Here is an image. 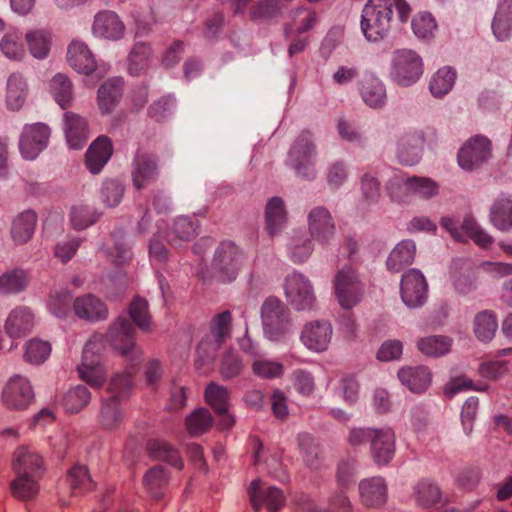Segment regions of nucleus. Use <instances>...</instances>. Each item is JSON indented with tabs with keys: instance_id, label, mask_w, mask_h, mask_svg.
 Instances as JSON below:
<instances>
[{
	"instance_id": "1",
	"label": "nucleus",
	"mask_w": 512,
	"mask_h": 512,
	"mask_svg": "<svg viewBox=\"0 0 512 512\" xmlns=\"http://www.w3.org/2000/svg\"><path fill=\"white\" fill-rule=\"evenodd\" d=\"M395 6L399 20L408 21L411 7L406 0H368L361 15V30L368 41L377 42L388 36L393 21L392 6Z\"/></svg>"
},
{
	"instance_id": "2",
	"label": "nucleus",
	"mask_w": 512,
	"mask_h": 512,
	"mask_svg": "<svg viewBox=\"0 0 512 512\" xmlns=\"http://www.w3.org/2000/svg\"><path fill=\"white\" fill-rule=\"evenodd\" d=\"M133 378L129 375L114 374L108 385L109 396L101 401L97 422L108 431L118 429L125 417L122 403L129 397Z\"/></svg>"
},
{
	"instance_id": "3",
	"label": "nucleus",
	"mask_w": 512,
	"mask_h": 512,
	"mask_svg": "<svg viewBox=\"0 0 512 512\" xmlns=\"http://www.w3.org/2000/svg\"><path fill=\"white\" fill-rule=\"evenodd\" d=\"M134 325L125 317H118L110 324L106 333V341L125 359L127 367L118 374L129 375L131 378L137 373L142 361L143 351L135 342Z\"/></svg>"
},
{
	"instance_id": "4",
	"label": "nucleus",
	"mask_w": 512,
	"mask_h": 512,
	"mask_svg": "<svg viewBox=\"0 0 512 512\" xmlns=\"http://www.w3.org/2000/svg\"><path fill=\"white\" fill-rule=\"evenodd\" d=\"M351 446L369 443L370 455L378 466L388 465L395 456L396 435L391 427L352 428L347 436Z\"/></svg>"
},
{
	"instance_id": "5",
	"label": "nucleus",
	"mask_w": 512,
	"mask_h": 512,
	"mask_svg": "<svg viewBox=\"0 0 512 512\" xmlns=\"http://www.w3.org/2000/svg\"><path fill=\"white\" fill-rule=\"evenodd\" d=\"M243 254L232 242H222L217 248L210 269L200 270L203 285L227 284L236 279Z\"/></svg>"
},
{
	"instance_id": "6",
	"label": "nucleus",
	"mask_w": 512,
	"mask_h": 512,
	"mask_svg": "<svg viewBox=\"0 0 512 512\" xmlns=\"http://www.w3.org/2000/svg\"><path fill=\"white\" fill-rule=\"evenodd\" d=\"M104 350V336L92 335L83 348L82 361L78 366L79 377L95 389L102 387L106 380V369L102 362Z\"/></svg>"
},
{
	"instance_id": "7",
	"label": "nucleus",
	"mask_w": 512,
	"mask_h": 512,
	"mask_svg": "<svg viewBox=\"0 0 512 512\" xmlns=\"http://www.w3.org/2000/svg\"><path fill=\"white\" fill-rule=\"evenodd\" d=\"M264 336L270 341H281L293 331L290 311L274 297L265 300L261 307Z\"/></svg>"
},
{
	"instance_id": "8",
	"label": "nucleus",
	"mask_w": 512,
	"mask_h": 512,
	"mask_svg": "<svg viewBox=\"0 0 512 512\" xmlns=\"http://www.w3.org/2000/svg\"><path fill=\"white\" fill-rule=\"evenodd\" d=\"M316 148L309 131H302L293 142L287 163L294 169L296 175L304 180L316 178L315 169Z\"/></svg>"
},
{
	"instance_id": "9",
	"label": "nucleus",
	"mask_w": 512,
	"mask_h": 512,
	"mask_svg": "<svg viewBox=\"0 0 512 512\" xmlns=\"http://www.w3.org/2000/svg\"><path fill=\"white\" fill-rule=\"evenodd\" d=\"M423 73L421 57L413 50H396L392 58L391 78L399 86L416 83Z\"/></svg>"
},
{
	"instance_id": "10",
	"label": "nucleus",
	"mask_w": 512,
	"mask_h": 512,
	"mask_svg": "<svg viewBox=\"0 0 512 512\" xmlns=\"http://www.w3.org/2000/svg\"><path fill=\"white\" fill-rule=\"evenodd\" d=\"M436 141L437 132L434 128L408 131L397 142V157L404 165H415L421 159L424 143Z\"/></svg>"
},
{
	"instance_id": "11",
	"label": "nucleus",
	"mask_w": 512,
	"mask_h": 512,
	"mask_svg": "<svg viewBox=\"0 0 512 512\" xmlns=\"http://www.w3.org/2000/svg\"><path fill=\"white\" fill-rule=\"evenodd\" d=\"M355 466L353 461L342 460L336 472V489L331 494L329 505L338 512H353V504L347 492L354 485Z\"/></svg>"
},
{
	"instance_id": "12",
	"label": "nucleus",
	"mask_w": 512,
	"mask_h": 512,
	"mask_svg": "<svg viewBox=\"0 0 512 512\" xmlns=\"http://www.w3.org/2000/svg\"><path fill=\"white\" fill-rule=\"evenodd\" d=\"M34 399L30 381L22 375L9 378L2 391V400L9 409L23 410L28 408Z\"/></svg>"
},
{
	"instance_id": "13",
	"label": "nucleus",
	"mask_w": 512,
	"mask_h": 512,
	"mask_svg": "<svg viewBox=\"0 0 512 512\" xmlns=\"http://www.w3.org/2000/svg\"><path fill=\"white\" fill-rule=\"evenodd\" d=\"M159 157L154 153L138 150L132 161V181L137 190L146 188L159 176Z\"/></svg>"
},
{
	"instance_id": "14",
	"label": "nucleus",
	"mask_w": 512,
	"mask_h": 512,
	"mask_svg": "<svg viewBox=\"0 0 512 512\" xmlns=\"http://www.w3.org/2000/svg\"><path fill=\"white\" fill-rule=\"evenodd\" d=\"M491 156V142L484 136L470 138L458 152V163L465 170L480 167Z\"/></svg>"
},
{
	"instance_id": "15",
	"label": "nucleus",
	"mask_w": 512,
	"mask_h": 512,
	"mask_svg": "<svg viewBox=\"0 0 512 512\" xmlns=\"http://www.w3.org/2000/svg\"><path fill=\"white\" fill-rule=\"evenodd\" d=\"M50 137V129L47 125L36 123L26 125L19 140V149L27 160H34L46 148Z\"/></svg>"
},
{
	"instance_id": "16",
	"label": "nucleus",
	"mask_w": 512,
	"mask_h": 512,
	"mask_svg": "<svg viewBox=\"0 0 512 512\" xmlns=\"http://www.w3.org/2000/svg\"><path fill=\"white\" fill-rule=\"evenodd\" d=\"M248 495L256 511L265 506L269 512H278L285 503V496L279 488L267 486L260 479L251 482Z\"/></svg>"
},
{
	"instance_id": "17",
	"label": "nucleus",
	"mask_w": 512,
	"mask_h": 512,
	"mask_svg": "<svg viewBox=\"0 0 512 512\" xmlns=\"http://www.w3.org/2000/svg\"><path fill=\"white\" fill-rule=\"evenodd\" d=\"M113 247L110 250V257L112 262L117 266L113 274H109L112 284L114 285H128L127 275L120 267L130 263L132 259V252L129 242L125 238V233L122 229H115L112 234Z\"/></svg>"
},
{
	"instance_id": "18",
	"label": "nucleus",
	"mask_w": 512,
	"mask_h": 512,
	"mask_svg": "<svg viewBox=\"0 0 512 512\" xmlns=\"http://www.w3.org/2000/svg\"><path fill=\"white\" fill-rule=\"evenodd\" d=\"M332 335L333 327L328 320H312L304 325L300 340L306 348L319 353L328 349Z\"/></svg>"
},
{
	"instance_id": "19",
	"label": "nucleus",
	"mask_w": 512,
	"mask_h": 512,
	"mask_svg": "<svg viewBox=\"0 0 512 512\" xmlns=\"http://www.w3.org/2000/svg\"><path fill=\"white\" fill-rule=\"evenodd\" d=\"M358 492L359 500L366 508H380L388 497L387 483L381 476L362 479L358 484Z\"/></svg>"
},
{
	"instance_id": "20",
	"label": "nucleus",
	"mask_w": 512,
	"mask_h": 512,
	"mask_svg": "<svg viewBox=\"0 0 512 512\" xmlns=\"http://www.w3.org/2000/svg\"><path fill=\"white\" fill-rule=\"evenodd\" d=\"M307 221L309 232L317 241L327 243L335 235V221L326 207L316 206L311 209Z\"/></svg>"
},
{
	"instance_id": "21",
	"label": "nucleus",
	"mask_w": 512,
	"mask_h": 512,
	"mask_svg": "<svg viewBox=\"0 0 512 512\" xmlns=\"http://www.w3.org/2000/svg\"><path fill=\"white\" fill-rule=\"evenodd\" d=\"M12 467L17 475L39 478L43 473L44 461L34 449L21 446L15 451Z\"/></svg>"
},
{
	"instance_id": "22",
	"label": "nucleus",
	"mask_w": 512,
	"mask_h": 512,
	"mask_svg": "<svg viewBox=\"0 0 512 512\" xmlns=\"http://www.w3.org/2000/svg\"><path fill=\"white\" fill-rule=\"evenodd\" d=\"M95 35L108 40H119L124 36L125 25L117 13L110 10L98 12L92 26Z\"/></svg>"
},
{
	"instance_id": "23",
	"label": "nucleus",
	"mask_w": 512,
	"mask_h": 512,
	"mask_svg": "<svg viewBox=\"0 0 512 512\" xmlns=\"http://www.w3.org/2000/svg\"><path fill=\"white\" fill-rule=\"evenodd\" d=\"M205 398L208 404L220 416V425L223 429L230 428L234 420L228 414L230 393L227 388L216 383H210L205 390Z\"/></svg>"
},
{
	"instance_id": "24",
	"label": "nucleus",
	"mask_w": 512,
	"mask_h": 512,
	"mask_svg": "<svg viewBox=\"0 0 512 512\" xmlns=\"http://www.w3.org/2000/svg\"><path fill=\"white\" fill-rule=\"evenodd\" d=\"M67 61L78 73L89 75L96 70L97 62L89 47L82 41L73 40L67 50Z\"/></svg>"
},
{
	"instance_id": "25",
	"label": "nucleus",
	"mask_w": 512,
	"mask_h": 512,
	"mask_svg": "<svg viewBox=\"0 0 512 512\" xmlns=\"http://www.w3.org/2000/svg\"><path fill=\"white\" fill-rule=\"evenodd\" d=\"M398 378L402 385L412 393H424L432 381V373L426 366H406L398 371Z\"/></svg>"
},
{
	"instance_id": "26",
	"label": "nucleus",
	"mask_w": 512,
	"mask_h": 512,
	"mask_svg": "<svg viewBox=\"0 0 512 512\" xmlns=\"http://www.w3.org/2000/svg\"><path fill=\"white\" fill-rule=\"evenodd\" d=\"M35 319L32 311L27 307L13 309L4 324L5 333L10 338H22L31 332Z\"/></svg>"
},
{
	"instance_id": "27",
	"label": "nucleus",
	"mask_w": 512,
	"mask_h": 512,
	"mask_svg": "<svg viewBox=\"0 0 512 512\" xmlns=\"http://www.w3.org/2000/svg\"><path fill=\"white\" fill-rule=\"evenodd\" d=\"M112 153L111 140L107 136H99L92 142L86 152L85 164L87 169L93 174L99 173L111 158Z\"/></svg>"
},
{
	"instance_id": "28",
	"label": "nucleus",
	"mask_w": 512,
	"mask_h": 512,
	"mask_svg": "<svg viewBox=\"0 0 512 512\" xmlns=\"http://www.w3.org/2000/svg\"><path fill=\"white\" fill-rule=\"evenodd\" d=\"M65 135L69 146L73 149H81L89 139L88 123L82 116L74 112L64 114Z\"/></svg>"
},
{
	"instance_id": "29",
	"label": "nucleus",
	"mask_w": 512,
	"mask_h": 512,
	"mask_svg": "<svg viewBox=\"0 0 512 512\" xmlns=\"http://www.w3.org/2000/svg\"><path fill=\"white\" fill-rule=\"evenodd\" d=\"M73 310L79 318L89 321L104 320L108 316L106 305L93 294L77 297L73 302Z\"/></svg>"
},
{
	"instance_id": "30",
	"label": "nucleus",
	"mask_w": 512,
	"mask_h": 512,
	"mask_svg": "<svg viewBox=\"0 0 512 512\" xmlns=\"http://www.w3.org/2000/svg\"><path fill=\"white\" fill-rule=\"evenodd\" d=\"M360 95L366 105L381 108L385 105L387 94L382 81L374 75H367L360 83Z\"/></svg>"
},
{
	"instance_id": "31",
	"label": "nucleus",
	"mask_w": 512,
	"mask_h": 512,
	"mask_svg": "<svg viewBox=\"0 0 512 512\" xmlns=\"http://www.w3.org/2000/svg\"><path fill=\"white\" fill-rule=\"evenodd\" d=\"M416 244L410 239L402 240L390 252L386 260V268L391 272H399L414 262Z\"/></svg>"
},
{
	"instance_id": "32",
	"label": "nucleus",
	"mask_w": 512,
	"mask_h": 512,
	"mask_svg": "<svg viewBox=\"0 0 512 512\" xmlns=\"http://www.w3.org/2000/svg\"><path fill=\"white\" fill-rule=\"evenodd\" d=\"M37 223V214L33 210L19 213L11 225V237L16 244H25L33 236Z\"/></svg>"
},
{
	"instance_id": "33",
	"label": "nucleus",
	"mask_w": 512,
	"mask_h": 512,
	"mask_svg": "<svg viewBox=\"0 0 512 512\" xmlns=\"http://www.w3.org/2000/svg\"><path fill=\"white\" fill-rule=\"evenodd\" d=\"M492 31L499 41L507 40L512 33V0H499L492 21Z\"/></svg>"
},
{
	"instance_id": "34",
	"label": "nucleus",
	"mask_w": 512,
	"mask_h": 512,
	"mask_svg": "<svg viewBox=\"0 0 512 512\" xmlns=\"http://www.w3.org/2000/svg\"><path fill=\"white\" fill-rule=\"evenodd\" d=\"M152 49L147 42H136L128 56V72L132 76L145 74L151 64Z\"/></svg>"
},
{
	"instance_id": "35",
	"label": "nucleus",
	"mask_w": 512,
	"mask_h": 512,
	"mask_svg": "<svg viewBox=\"0 0 512 512\" xmlns=\"http://www.w3.org/2000/svg\"><path fill=\"white\" fill-rule=\"evenodd\" d=\"M287 213L282 198L272 197L265 208L266 231L270 236L279 233L286 223Z\"/></svg>"
},
{
	"instance_id": "36",
	"label": "nucleus",
	"mask_w": 512,
	"mask_h": 512,
	"mask_svg": "<svg viewBox=\"0 0 512 512\" xmlns=\"http://www.w3.org/2000/svg\"><path fill=\"white\" fill-rule=\"evenodd\" d=\"M490 221L500 231L512 229V198L501 195L490 209Z\"/></svg>"
},
{
	"instance_id": "37",
	"label": "nucleus",
	"mask_w": 512,
	"mask_h": 512,
	"mask_svg": "<svg viewBox=\"0 0 512 512\" xmlns=\"http://www.w3.org/2000/svg\"><path fill=\"white\" fill-rule=\"evenodd\" d=\"M149 456L154 460L165 461L171 466L182 469L183 460L179 452L168 442L160 439H152L147 443Z\"/></svg>"
},
{
	"instance_id": "38",
	"label": "nucleus",
	"mask_w": 512,
	"mask_h": 512,
	"mask_svg": "<svg viewBox=\"0 0 512 512\" xmlns=\"http://www.w3.org/2000/svg\"><path fill=\"white\" fill-rule=\"evenodd\" d=\"M123 93V81L112 78L105 81L98 89V103L103 113H109L119 102Z\"/></svg>"
},
{
	"instance_id": "39",
	"label": "nucleus",
	"mask_w": 512,
	"mask_h": 512,
	"mask_svg": "<svg viewBox=\"0 0 512 512\" xmlns=\"http://www.w3.org/2000/svg\"><path fill=\"white\" fill-rule=\"evenodd\" d=\"M27 96V83L23 76L18 73L10 75L7 81L6 104L12 111L19 110Z\"/></svg>"
},
{
	"instance_id": "40",
	"label": "nucleus",
	"mask_w": 512,
	"mask_h": 512,
	"mask_svg": "<svg viewBox=\"0 0 512 512\" xmlns=\"http://www.w3.org/2000/svg\"><path fill=\"white\" fill-rule=\"evenodd\" d=\"M498 329L496 314L490 310H484L476 314L473 330L476 338L484 343L490 342Z\"/></svg>"
},
{
	"instance_id": "41",
	"label": "nucleus",
	"mask_w": 512,
	"mask_h": 512,
	"mask_svg": "<svg viewBox=\"0 0 512 512\" xmlns=\"http://www.w3.org/2000/svg\"><path fill=\"white\" fill-rule=\"evenodd\" d=\"M50 91L62 109H67L73 101V85L69 77L58 73L50 81Z\"/></svg>"
},
{
	"instance_id": "42",
	"label": "nucleus",
	"mask_w": 512,
	"mask_h": 512,
	"mask_svg": "<svg viewBox=\"0 0 512 512\" xmlns=\"http://www.w3.org/2000/svg\"><path fill=\"white\" fill-rule=\"evenodd\" d=\"M66 483L73 496L82 495L93 487V482L84 465H75L67 473Z\"/></svg>"
},
{
	"instance_id": "43",
	"label": "nucleus",
	"mask_w": 512,
	"mask_h": 512,
	"mask_svg": "<svg viewBox=\"0 0 512 512\" xmlns=\"http://www.w3.org/2000/svg\"><path fill=\"white\" fill-rule=\"evenodd\" d=\"M143 484L153 498L160 499L168 484L167 471L162 466L150 468L144 475Z\"/></svg>"
},
{
	"instance_id": "44",
	"label": "nucleus",
	"mask_w": 512,
	"mask_h": 512,
	"mask_svg": "<svg viewBox=\"0 0 512 512\" xmlns=\"http://www.w3.org/2000/svg\"><path fill=\"white\" fill-rule=\"evenodd\" d=\"M90 399V391L83 385H77L63 395L62 406L68 413H78L89 404Z\"/></svg>"
},
{
	"instance_id": "45",
	"label": "nucleus",
	"mask_w": 512,
	"mask_h": 512,
	"mask_svg": "<svg viewBox=\"0 0 512 512\" xmlns=\"http://www.w3.org/2000/svg\"><path fill=\"white\" fill-rule=\"evenodd\" d=\"M252 373L261 379H276L283 375L284 367L283 364L268 359L262 354L256 355L251 362Z\"/></svg>"
},
{
	"instance_id": "46",
	"label": "nucleus",
	"mask_w": 512,
	"mask_h": 512,
	"mask_svg": "<svg viewBox=\"0 0 512 512\" xmlns=\"http://www.w3.org/2000/svg\"><path fill=\"white\" fill-rule=\"evenodd\" d=\"M10 487L12 495L21 501L34 499L40 488L37 478L22 474L17 475Z\"/></svg>"
},
{
	"instance_id": "47",
	"label": "nucleus",
	"mask_w": 512,
	"mask_h": 512,
	"mask_svg": "<svg viewBox=\"0 0 512 512\" xmlns=\"http://www.w3.org/2000/svg\"><path fill=\"white\" fill-rule=\"evenodd\" d=\"M411 177L402 171H394L386 184V190L393 201L403 202L411 194Z\"/></svg>"
},
{
	"instance_id": "48",
	"label": "nucleus",
	"mask_w": 512,
	"mask_h": 512,
	"mask_svg": "<svg viewBox=\"0 0 512 512\" xmlns=\"http://www.w3.org/2000/svg\"><path fill=\"white\" fill-rule=\"evenodd\" d=\"M197 235V226L188 217H178L167 234V241L176 245L178 241H190Z\"/></svg>"
},
{
	"instance_id": "49",
	"label": "nucleus",
	"mask_w": 512,
	"mask_h": 512,
	"mask_svg": "<svg viewBox=\"0 0 512 512\" xmlns=\"http://www.w3.org/2000/svg\"><path fill=\"white\" fill-rule=\"evenodd\" d=\"M456 79V72L451 67L439 69L431 78L429 88L435 97H442L453 87Z\"/></svg>"
},
{
	"instance_id": "50",
	"label": "nucleus",
	"mask_w": 512,
	"mask_h": 512,
	"mask_svg": "<svg viewBox=\"0 0 512 512\" xmlns=\"http://www.w3.org/2000/svg\"><path fill=\"white\" fill-rule=\"evenodd\" d=\"M287 303L296 311H312L318 302L312 290H285Z\"/></svg>"
},
{
	"instance_id": "51",
	"label": "nucleus",
	"mask_w": 512,
	"mask_h": 512,
	"mask_svg": "<svg viewBox=\"0 0 512 512\" xmlns=\"http://www.w3.org/2000/svg\"><path fill=\"white\" fill-rule=\"evenodd\" d=\"M417 347L427 356L440 357L450 351L451 339L445 336H428L420 339Z\"/></svg>"
},
{
	"instance_id": "52",
	"label": "nucleus",
	"mask_w": 512,
	"mask_h": 512,
	"mask_svg": "<svg viewBox=\"0 0 512 512\" xmlns=\"http://www.w3.org/2000/svg\"><path fill=\"white\" fill-rule=\"evenodd\" d=\"M26 41L30 53L37 59H44L47 57L50 46V34L44 30H35L26 34Z\"/></svg>"
},
{
	"instance_id": "53",
	"label": "nucleus",
	"mask_w": 512,
	"mask_h": 512,
	"mask_svg": "<svg viewBox=\"0 0 512 512\" xmlns=\"http://www.w3.org/2000/svg\"><path fill=\"white\" fill-rule=\"evenodd\" d=\"M129 315L133 322L143 332L151 331V316L148 309V302L139 296H135L129 306Z\"/></svg>"
},
{
	"instance_id": "54",
	"label": "nucleus",
	"mask_w": 512,
	"mask_h": 512,
	"mask_svg": "<svg viewBox=\"0 0 512 512\" xmlns=\"http://www.w3.org/2000/svg\"><path fill=\"white\" fill-rule=\"evenodd\" d=\"M415 499L422 508H430L441 500V492L437 485L423 480L414 489Z\"/></svg>"
},
{
	"instance_id": "55",
	"label": "nucleus",
	"mask_w": 512,
	"mask_h": 512,
	"mask_svg": "<svg viewBox=\"0 0 512 512\" xmlns=\"http://www.w3.org/2000/svg\"><path fill=\"white\" fill-rule=\"evenodd\" d=\"M101 214L88 205L74 206L70 212L72 226L76 230H84L96 223Z\"/></svg>"
},
{
	"instance_id": "56",
	"label": "nucleus",
	"mask_w": 512,
	"mask_h": 512,
	"mask_svg": "<svg viewBox=\"0 0 512 512\" xmlns=\"http://www.w3.org/2000/svg\"><path fill=\"white\" fill-rule=\"evenodd\" d=\"M231 314L224 311L216 315L211 322V333L216 342L215 350L231 336Z\"/></svg>"
},
{
	"instance_id": "57",
	"label": "nucleus",
	"mask_w": 512,
	"mask_h": 512,
	"mask_svg": "<svg viewBox=\"0 0 512 512\" xmlns=\"http://www.w3.org/2000/svg\"><path fill=\"white\" fill-rule=\"evenodd\" d=\"M460 232L465 237L471 238L477 245L486 248L492 244L493 239L488 235L471 216H466L459 227Z\"/></svg>"
},
{
	"instance_id": "58",
	"label": "nucleus",
	"mask_w": 512,
	"mask_h": 512,
	"mask_svg": "<svg viewBox=\"0 0 512 512\" xmlns=\"http://www.w3.org/2000/svg\"><path fill=\"white\" fill-rule=\"evenodd\" d=\"M25 361L31 364H41L51 353V344L41 339H31L26 343Z\"/></svg>"
},
{
	"instance_id": "59",
	"label": "nucleus",
	"mask_w": 512,
	"mask_h": 512,
	"mask_svg": "<svg viewBox=\"0 0 512 512\" xmlns=\"http://www.w3.org/2000/svg\"><path fill=\"white\" fill-rule=\"evenodd\" d=\"M213 424L210 412L205 408L195 410L186 418V427L191 435L205 433Z\"/></svg>"
},
{
	"instance_id": "60",
	"label": "nucleus",
	"mask_w": 512,
	"mask_h": 512,
	"mask_svg": "<svg viewBox=\"0 0 512 512\" xmlns=\"http://www.w3.org/2000/svg\"><path fill=\"white\" fill-rule=\"evenodd\" d=\"M299 449L303 455V460L310 468H317L319 465V446L314 438L307 433L298 436Z\"/></svg>"
},
{
	"instance_id": "61",
	"label": "nucleus",
	"mask_w": 512,
	"mask_h": 512,
	"mask_svg": "<svg viewBox=\"0 0 512 512\" xmlns=\"http://www.w3.org/2000/svg\"><path fill=\"white\" fill-rule=\"evenodd\" d=\"M365 285L357 270L351 265H344L334 277V288H358Z\"/></svg>"
},
{
	"instance_id": "62",
	"label": "nucleus",
	"mask_w": 512,
	"mask_h": 512,
	"mask_svg": "<svg viewBox=\"0 0 512 512\" xmlns=\"http://www.w3.org/2000/svg\"><path fill=\"white\" fill-rule=\"evenodd\" d=\"M281 10L278 0H262L255 3L250 10L253 21H266L276 17Z\"/></svg>"
},
{
	"instance_id": "63",
	"label": "nucleus",
	"mask_w": 512,
	"mask_h": 512,
	"mask_svg": "<svg viewBox=\"0 0 512 512\" xmlns=\"http://www.w3.org/2000/svg\"><path fill=\"white\" fill-rule=\"evenodd\" d=\"M411 24L414 34L421 39L431 38L437 27L435 19L428 12H421L415 15Z\"/></svg>"
},
{
	"instance_id": "64",
	"label": "nucleus",
	"mask_w": 512,
	"mask_h": 512,
	"mask_svg": "<svg viewBox=\"0 0 512 512\" xmlns=\"http://www.w3.org/2000/svg\"><path fill=\"white\" fill-rule=\"evenodd\" d=\"M243 369L242 359L237 353L228 350L222 357L219 372L223 379H232L240 374Z\"/></svg>"
}]
</instances>
